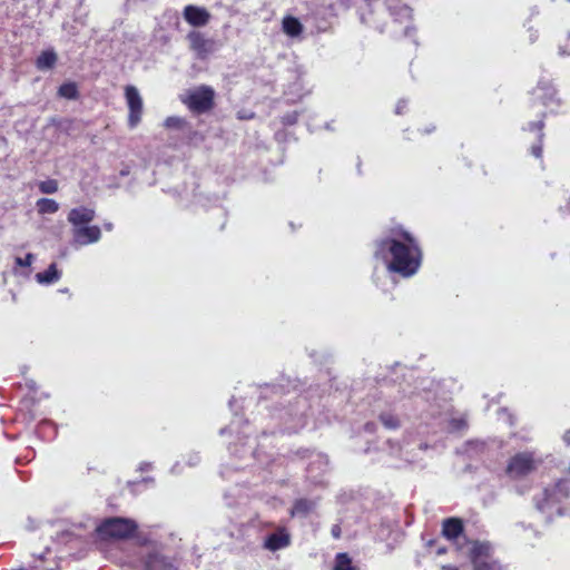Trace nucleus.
Returning a JSON list of instances; mask_svg holds the SVG:
<instances>
[{
	"label": "nucleus",
	"instance_id": "5701e85b",
	"mask_svg": "<svg viewBox=\"0 0 570 570\" xmlns=\"http://www.w3.org/2000/svg\"><path fill=\"white\" fill-rule=\"evenodd\" d=\"M473 570H509L508 567L502 566L497 560H487L483 563H476Z\"/></svg>",
	"mask_w": 570,
	"mask_h": 570
},
{
	"label": "nucleus",
	"instance_id": "1a4fd4ad",
	"mask_svg": "<svg viewBox=\"0 0 570 570\" xmlns=\"http://www.w3.org/2000/svg\"><path fill=\"white\" fill-rule=\"evenodd\" d=\"M184 19L193 27H203L209 22L210 13L207 9L197 6H186L183 12Z\"/></svg>",
	"mask_w": 570,
	"mask_h": 570
},
{
	"label": "nucleus",
	"instance_id": "f8f14e48",
	"mask_svg": "<svg viewBox=\"0 0 570 570\" xmlns=\"http://www.w3.org/2000/svg\"><path fill=\"white\" fill-rule=\"evenodd\" d=\"M491 553L492 547L489 542H473L470 550V559L473 567H475L476 563L485 562L490 558Z\"/></svg>",
	"mask_w": 570,
	"mask_h": 570
},
{
	"label": "nucleus",
	"instance_id": "f03ea898",
	"mask_svg": "<svg viewBox=\"0 0 570 570\" xmlns=\"http://www.w3.org/2000/svg\"><path fill=\"white\" fill-rule=\"evenodd\" d=\"M569 494L568 482L560 480L534 498L535 508L547 521H551L556 515H570Z\"/></svg>",
	"mask_w": 570,
	"mask_h": 570
},
{
	"label": "nucleus",
	"instance_id": "cd10ccee",
	"mask_svg": "<svg viewBox=\"0 0 570 570\" xmlns=\"http://www.w3.org/2000/svg\"><path fill=\"white\" fill-rule=\"evenodd\" d=\"M33 259H35V256L29 253L23 258L17 257L16 264L21 267H29L32 264Z\"/></svg>",
	"mask_w": 570,
	"mask_h": 570
},
{
	"label": "nucleus",
	"instance_id": "393cba45",
	"mask_svg": "<svg viewBox=\"0 0 570 570\" xmlns=\"http://www.w3.org/2000/svg\"><path fill=\"white\" fill-rule=\"evenodd\" d=\"M185 125V119L177 116L167 117L164 121V126L169 129H181Z\"/></svg>",
	"mask_w": 570,
	"mask_h": 570
},
{
	"label": "nucleus",
	"instance_id": "4468645a",
	"mask_svg": "<svg viewBox=\"0 0 570 570\" xmlns=\"http://www.w3.org/2000/svg\"><path fill=\"white\" fill-rule=\"evenodd\" d=\"M147 570H176L175 563L163 554L155 552L148 556Z\"/></svg>",
	"mask_w": 570,
	"mask_h": 570
},
{
	"label": "nucleus",
	"instance_id": "c756f323",
	"mask_svg": "<svg viewBox=\"0 0 570 570\" xmlns=\"http://www.w3.org/2000/svg\"><path fill=\"white\" fill-rule=\"evenodd\" d=\"M405 101L404 100H400L396 105V108H395V112L397 115L402 114V110L405 108Z\"/></svg>",
	"mask_w": 570,
	"mask_h": 570
},
{
	"label": "nucleus",
	"instance_id": "a211bd4d",
	"mask_svg": "<svg viewBox=\"0 0 570 570\" xmlns=\"http://www.w3.org/2000/svg\"><path fill=\"white\" fill-rule=\"evenodd\" d=\"M57 62V55L53 50L41 52L37 58L36 66L39 70H47L52 68Z\"/></svg>",
	"mask_w": 570,
	"mask_h": 570
},
{
	"label": "nucleus",
	"instance_id": "9b49d317",
	"mask_svg": "<svg viewBox=\"0 0 570 570\" xmlns=\"http://www.w3.org/2000/svg\"><path fill=\"white\" fill-rule=\"evenodd\" d=\"M95 210L89 207L80 206L72 208L68 214V222L75 226L87 225L95 218Z\"/></svg>",
	"mask_w": 570,
	"mask_h": 570
},
{
	"label": "nucleus",
	"instance_id": "4c0bfd02",
	"mask_svg": "<svg viewBox=\"0 0 570 570\" xmlns=\"http://www.w3.org/2000/svg\"><path fill=\"white\" fill-rule=\"evenodd\" d=\"M149 468H150V464L149 463H145V464H141L140 470H146V469H149Z\"/></svg>",
	"mask_w": 570,
	"mask_h": 570
},
{
	"label": "nucleus",
	"instance_id": "20e7f679",
	"mask_svg": "<svg viewBox=\"0 0 570 570\" xmlns=\"http://www.w3.org/2000/svg\"><path fill=\"white\" fill-rule=\"evenodd\" d=\"M215 92L208 86H200L188 91L181 97V101L194 112L203 114L208 111L214 105Z\"/></svg>",
	"mask_w": 570,
	"mask_h": 570
},
{
	"label": "nucleus",
	"instance_id": "9d476101",
	"mask_svg": "<svg viewBox=\"0 0 570 570\" xmlns=\"http://www.w3.org/2000/svg\"><path fill=\"white\" fill-rule=\"evenodd\" d=\"M190 47L199 56H206L214 50V41L206 39L200 32L191 31L187 36Z\"/></svg>",
	"mask_w": 570,
	"mask_h": 570
},
{
	"label": "nucleus",
	"instance_id": "58836bf2",
	"mask_svg": "<svg viewBox=\"0 0 570 570\" xmlns=\"http://www.w3.org/2000/svg\"><path fill=\"white\" fill-rule=\"evenodd\" d=\"M372 425H373V424L367 423V424L365 425V429H366V430H368V431H372Z\"/></svg>",
	"mask_w": 570,
	"mask_h": 570
},
{
	"label": "nucleus",
	"instance_id": "6ab92c4d",
	"mask_svg": "<svg viewBox=\"0 0 570 570\" xmlns=\"http://www.w3.org/2000/svg\"><path fill=\"white\" fill-rule=\"evenodd\" d=\"M36 278L40 284H51L60 278V273L57 269L56 264H50L45 272L38 273Z\"/></svg>",
	"mask_w": 570,
	"mask_h": 570
},
{
	"label": "nucleus",
	"instance_id": "0eeeda50",
	"mask_svg": "<svg viewBox=\"0 0 570 570\" xmlns=\"http://www.w3.org/2000/svg\"><path fill=\"white\" fill-rule=\"evenodd\" d=\"M533 99L550 112H556L561 106V99L557 95V90L548 81H540L532 91Z\"/></svg>",
	"mask_w": 570,
	"mask_h": 570
},
{
	"label": "nucleus",
	"instance_id": "f704fd0d",
	"mask_svg": "<svg viewBox=\"0 0 570 570\" xmlns=\"http://www.w3.org/2000/svg\"><path fill=\"white\" fill-rule=\"evenodd\" d=\"M441 570H459L455 566H443Z\"/></svg>",
	"mask_w": 570,
	"mask_h": 570
},
{
	"label": "nucleus",
	"instance_id": "bb28decb",
	"mask_svg": "<svg viewBox=\"0 0 570 570\" xmlns=\"http://www.w3.org/2000/svg\"><path fill=\"white\" fill-rule=\"evenodd\" d=\"M309 509H311V504L308 501L298 500L292 509V514L293 515L305 514Z\"/></svg>",
	"mask_w": 570,
	"mask_h": 570
},
{
	"label": "nucleus",
	"instance_id": "c9c22d12",
	"mask_svg": "<svg viewBox=\"0 0 570 570\" xmlns=\"http://www.w3.org/2000/svg\"><path fill=\"white\" fill-rule=\"evenodd\" d=\"M445 552H446V549H445V548H439V549L436 550V553H438V554H443V553H445Z\"/></svg>",
	"mask_w": 570,
	"mask_h": 570
},
{
	"label": "nucleus",
	"instance_id": "f3484780",
	"mask_svg": "<svg viewBox=\"0 0 570 570\" xmlns=\"http://www.w3.org/2000/svg\"><path fill=\"white\" fill-rule=\"evenodd\" d=\"M543 126H544V121H543V116H542L541 119H539L538 121L530 122L527 127L528 130L538 131V134H539V144L533 145L531 148V154L537 158H540L542 156V139H543L542 129H543Z\"/></svg>",
	"mask_w": 570,
	"mask_h": 570
},
{
	"label": "nucleus",
	"instance_id": "2f4dec72",
	"mask_svg": "<svg viewBox=\"0 0 570 570\" xmlns=\"http://www.w3.org/2000/svg\"><path fill=\"white\" fill-rule=\"evenodd\" d=\"M563 441L567 445H570V430L566 431L563 434Z\"/></svg>",
	"mask_w": 570,
	"mask_h": 570
},
{
	"label": "nucleus",
	"instance_id": "39448f33",
	"mask_svg": "<svg viewBox=\"0 0 570 570\" xmlns=\"http://www.w3.org/2000/svg\"><path fill=\"white\" fill-rule=\"evenodd\" d=\"M538 461L530 452L518 453L512 456L507 466V474L517 479L524 476L537 469Z\"/></svg>",
	"mask_w": 570,
	"mask_h": 570
},
{
	"label": "nucleus",
	"instance_id": "4be33fe9",
	"mask_svg": "<svg viewBox=\"0 0 570 570\" xmlns=\"http://www.w3.org/2000/svg\"><path fill=\"white\" fill-rule=\"evenodd\" d=\"M334 570H354L352 561L346 553H338L336 556Z\"/></svg>",
	"mask_w": 570,
	"mask_h": 570
},
{
	"label": "nucleus",
	"instance_id": "423d86ee",
	"mask_svg": "<svg viewBox=\"0 0 570 570\" xmlns=\"http://www.w3.org/2000/svg\"><path fill=\"white\" fill-rule=\"evenodd\" d=\"M125 98L128 106V126L130 128H136L141 121L142 111H144V102L142 97L139 90L132 86L128 85L125 87Z\"/></svg>",
	"mask_w": 570,
	"mask_h": 570
},
{
	"label": "nucleus",
	"instance_id": "412c9836",
	"mask_svg": "<svg viewBox=\"0 0 570 570\" xmlns=\"http://www.w3.org/2000/svg\"><path fill=\"white\" fill-rule=\"evenodd\" d=\"M58 94L66 99H76L78 97V88L75 82H66L59 87Z\"/></svg>",
	"mask_w": 570,
	"mask_h": 570
},
{
	"label": "nucleus",
	"instance_id": "aec40b11",
	"mask_svg": "<svg viewBox=\"0 0 570 570\" xmlns=\"http://www.w3.org/2000/svg\"><path fill=\"white\" fill-rule=\"evenodd\" d=\"M36 206L41 215L55 214L59 210V204L51 198H40L37 200Z\"/></svg>",
	"mask_w": 570,
	"mask_h": 570
},
{
	"label": "nucleus",
	"instance_id": "f257e3e1",
	"mask_svg": "<svg viewBox=\"0 0 570 570\" xmlns=\"http://www.w3.org/2000/svg\"><path fill=\"white\" fill-rule=\"evenodd\" d=\"M375 256L383 258L390 272L399 273L404 277L414 275L422 259L415 238L407 232H402L399 238L379 242Z\"/></svg>",
	"mask_w": 570,
	"mask_h": 570
},
{
	"label": "nucleus",
	"instance_id": "2eb2a0df",
	"mask_svg": "<svg viewBox=\"0 0 570 570\" xmlns=\"http://www.w3.org/2000/svg\"><path fill=\"white\" fill-rule=\"evenodd\" d=\"M289 538L284 532H275L265 539L264 547L271 551H276L287 547Z\"/></svg>",
	"mask_w": 570,
	"mask_h": 570
},
{
	"label": "nucleus",
	"instance_id": "c85d7f7f",
	"mask_svg": "<svg viewBox=\"0 0 570 570\" xmlns=\"http://www.w3.org/2000/svg\"><path fill=\"white\" fill-rule=\"evenodd\" d=\"M239 423H240V420H239V419H238V420H234V421L230 423V425H229V426L222 429V430L219 431V433H220L222 435H224V434H225V433H227V432H233V431L235 430V426H236V425L238 426V424H239Z\"/></svg>",
	"mask_w": 570,
	"mask_h": 570
},
{
	"label": "nucleus",
	"instance_id": "b1692460",
	"mask_svg": "<svg viewBox=\"0 0 570 570\" xmlns=\"http://www.w3.org/2000/svg\"><path fill=\"white\" fill-rule=\"evenodd\" d=\"M39 190L42 194H55L58 191V183L55 179H47L39 184Z\"/></svg>",
	"mask_w": 570,
	"mask_h": 570
},
{
	"label": "nucleus",
	"instance_id": "ddd939ff",
	"mask_svg": "<svg viewBox=\"0 0 570 570\" xmlns=\"http://www.w3.org/2000/svg\"><path fill=\"white\" fill-rule=\"evenodd\" d=\"M463 533V524L460 519L449 518L443 521L442 534L450 541H456Z\"/></svg>",
	"mask_w": 570,
	"mask_h": 570
},
{
	"label": "nucleus",
	"instance_id": "dca6fc26",
	"mask_svg": "<svg viewBox=\"0 0 570 570\" xmlns=\"http://www.w3.org/2000/svg\"><path fill=\"white\" fill-rule=\"evenodd\" d=\"M283 31L288 37H298L303 32V24L299 22V20L295 17L287 16L283 19L282 22Z\"/></svg>",
	"mask_w": 570,
	"mask_h": 570
},
{
	"label": "nucleus",
	"instance_id": "7c9ffc66",
	"mask_svg": "<svg viewBox=\"0 0 570 570\" xmlns=\"http://www.w3.org/2000/svg\"><path fill=\"white\" fill-rule=\"evenodd\" d=\"M452 423H453V429H455V430H459V429H461V426L464 425V422L462 420L453 421Z\"/></svg>",
	"mask_w": 570,
	"mask_h": 570
},
{
	"label": "nucleus",
	"instance_id": "72a5a7b5",
	"mask_svg": "<svg viewBox=\"0 0 570 570\" xmlns=\"http://www.w3.org/2000/svg\"><path fill=\"white\" fill-rule=\"evenodd\" d=\"M295 121H296V115H294V116H288V117L286 118V122H287V124H294Z\"/></svg>",
	"mask_w": 570,
	"mask_h": 570
},
{
	"label": "nucleus",
	"instance_id": "e433bc0d",
	"mask_svg": "<svg viewBox=\"0 0 570 570\" xmlns=\"http://www.w3.org/2000/svg\"><path fill=\"white\" fill-rule=\"evenodd\" d=\"M104 226H105V228L107 230H111L112 229V224L111 223H106Z\"/></svg>",
	"mask_w": 570,
	"mask_h": 570
},
{
	"label": "nucleus",
	"instance_id": "6e6552de",
	"mask_svg": "<svg viewBox=\"0 0 570 570\" xmlns=\"http://www.w3.org/2000/svg\"><path fill=\"white\" fill-rule=\"evenodd\" d=\"M101 237V230L96 225H80L72 227V242L77 246H86L97 243Z\"/></svg>",
	"mask_w": 570,
	"mask_h": 570
},
{
	"label": "nucleus",
	"instance_id": "a878e982",
	"mask_svg": "<svg viewBox=\"0 0 570 570\" xmlns=\"http://www.w3.org/2000/svg\"><path fill=\"white\" fill-rule=\"evenodd\" d=\"M380 420L383 423V425L387 429H396L400 425L397 417L394 416L393 414L383 413L381 414Z\"/></svg>",
	"mask_w": 570,
	"mask_h": 570
},
{
	"label": "nucleus",
	"instance_id": "7ed1b4c3",
	"mask_svg": "<svg viewBox=\"0 0 570 570\" xmlns=\"http://www.w3.org/2000/svg\"><path fill=\"white\" fill-rule=\"evenodd\" d=\"M137 529V524L131 519L110 518L105 520L97 531L102 539H126Z\"/></svg>",
	"mask_w": 570,
	"mask_h": 570
},
{
	"label": "nucleus",
	"instance_id": "473e14b6",
	"mask_svg": "<svg viewBox=\"0 0 570 570\" xmlns=\"http://www.w3.org/2000/svg\"><path fill=\"white\" fill-rule=\"evenodd\" d=\"M332 534L334 538H340V528L337 525L333 527Z\"/></svg>",
	"mask_w": 570,
	"mask_h": 570
}]
</instances>
